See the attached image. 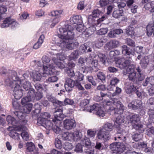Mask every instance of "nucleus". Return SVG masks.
I'll return each instance as SVG.
<instances>
[{
  "mask_svg": "<svg viewBox=\"0 0 154 154\" xmlns=\"http://www.w3.org/2000/svg\"><path fill=\"white\" fill-rule=\"evenodd\" d=\"M75 76L77 80H76L77 82L78 81H81L83 80L84 75L83 74L80 73L79 71H77L76 72Z\"/></svg>",
  "mask_w": 154,
  "mask_h": 154,
  "instance_id": "49",
  "label": "nucleus"
},
{
  "mask_svg": "<svg viewBox=\"0 0 154 154\" xmlns=\"http://www.w3.org/2000/svg\"><path fill=\"white\" fill-rule=\"evenodd\" d=\"M123 14L122 10H117L114 11L112 14V16L114 18H118L123 16Z\"/></svg>",
  "mask_w": 154,
  "mask_h": 154,
  "instance_id": "40",
  "label": "nucleus"
},
{
  "mask_svg": "<svg viewBox=\"0 0 154 154\" xmlns=\"http://www.w3.org/2000/svg\"><path fill=\"white\" fill-rule=\"evenodd\" d=\"M76 30L77 31L79 32H82L83 34V32L84 30L85 27L82 24H77L76 27Z\"/></svg>",
  "mask_w": 154,
  "mask_h": 154,
  "instance_id": "53",
  "label": "nucleus"
},
{
  "mask_svg": "<svg viewBox=\"0 0 154 154\" xmlns=\"http://www.w3.org/2000/svg\"><path fill=\"white\" fill-rule=\"evenodd\" d=\"M97 55L100 61L103 63L105 64L107 58L106 55L101 53L98 52Z\"/></svg>",
  "mask_w": 154,
  "mask_h": 154,
  "instance_id": "41",
  "label": "nucleus"
},
{
  "mask_svg": "<svg viewBox=\"0 0 154 154\" xmlns=\"http://www.w3.org/2000/svg\"><path fill=\"white\" fill-rule=\"evenodd\" d=\"M76 125L74 119H72L65 120L63 122L64 128L67 130H70L73 128Z\"/></svg>",
  "mask_w": 154,
  "mask_h": 154,
  "instance_id": "14",
  "label": "nucleus"
},
{
  "mask_svg": "<svg viewBox=\"0 0 154 154\" xmlns=\"http://www.w3.org/2000/svg\"><path fill=\"white\" fill-rule=\"evenodd\" d=\"M101 96L98 95L94 97V100L97 102L103 99V98L109 97V94H104L102 92H100Z\"/></svg>",
  "mask_w": 154,
  "mask_h": 154,
  "instance_id": "36",
  "label": "nucleus"
},
{
  "mask_svg": "<svg viewBox=\"0 0 154 154\" xmlns=\"http://www.w3.org/2000/svg\"><path fill=\"white\" fill-rule=\"evenodd\" d=\"M120 52L118 50L111 51L109 53V55L112 58H115V64L116 66L121 69L125 68L131 64V61L128 60H125L124 58H119V57H115V56L120 54Z\"/></svg>",
  "mask_w": 154,
  "mask_h": 154,
  "instance_id": "4",
  "label": "nucleus"
},
{
  "mask_svg": "<svg viewBox=\"0 0 154 154\" xmlns=\"http://www.w3.org/2000/svg\"><path fill=\"white\" fill-rule=\"evenodd\" d=\"M146 34L149 36H150L154 31V24H149L146 26Z\"/></svg>",
  "mask_w": 154,
  "mask_h": 154,
  "instance_id": "25",
  "label": "nucleus"
},
{
  "mask_svg": "<svg viewBox=\"0 0 154 154\" xmlns=\"http://www.w3.org/2000/svg\"><path fill=\"white\" fill-rule=\"evenodd\" d=\"M43 75L46 74L50 75H58L60 72L56 70L55 67L53 64L48 65L50 59L47 56H43L42 58Z\"/></svg>",
  "mask_w": 154,
  "mask_h": 154,
  "instance_id": "5",
  "label": "nucleus"
},
{
  "mask_svg": "<svg viewBox=\"0 0 154 154\" xmlns=\"http://www.w3.org/2000/svg\"><path fill=\"white\" fill-rule=\"evenodd\" d=\"M89 100L87 99H84L82 100L80 102V106L82 108H84L83 110H86V108L88 106V104L89 103Z\"/></svg>",
  "mask_w": 154,
  "mask_h": 154,
  "instance_id": "42",
  "label": "nucleus"
},
{
  "mask_svg": "<svg viewBox=\"0 0 154 154\" xmlns=\"http://www.w3.org/2000/svg\"><path fill=\"white\" fill-rule=\"evenodd\" d=\"M123 31L120 29H117L111 30L108 34V36L110 38H113L116 36V35H119L123 33Z\"/></svg>",
  "mask_w": 154,
  "mask_h": 154,
  "instance_id": "23",
  "label": "nucleus"
},
{
  "mask_svg": "<svg viewBox=\"0 0 154 154\" xmlns=\"http://www.w3.org/2000/svg\"><path fill=\"white\" fill-rule=\"evenodd\" d=\"M65 59L64 55L61 54H56V57H53L52 60L54 63L59 68L63 69L65 66L66 64L64 61Z\"/></svg>",
  "mask_w": 154,
  "mask_h": 154,
  "instance_id": "7",
  "label": "nucleus"
},
{
  "mask_svg": "<svg viewBox=\"0 0 154 154\" xmlns=\"http://www.w3.org/2000/svg\"><path fill=\"white\" fill-rule=\"evenodd\" d=\"M82 144L78 143L76 145L75 149V151L77 152H82Z\"/></svg>",
  "mask_w": 154,
  "mask_h": 154,
  "instance_id": "55",
  "label": "nucleus"
},
{
  "mask_svg": "<svg viewBox=\"0 0 154 154\" xmlns=\"http://www.w3.org/2000/svg\"><path fill=\"white\" fill-rule=\"evenodd\" d=\"M110 135L108 132L104 131L101 128L97 133V137L99 139L103 140L104 141H106L109 139Z\"/></svg>",
  "mask_w": 154,
  "mask_h": 154,
  "instance_id": "17",
  "label": "nucleus"
},
{
  "mask_svg": "<svg viewBox=\"0 0 154 154\" xmlns=\"http://www.w3.org/2000/svg\"><path fill=\"white\" fill-rule=\"evenodd\" d=\"M32 105L31 103H29L24 105L22 109L21 112H15L14 114L19 118H20L23 114H29L32 110Z\"/></svg>",
  "mask_w": 154,
  "mask_h": 154,
  "instance_id": "9",
  "label": "nucleus"
},
{
  "mask_svg": "<svg viewBox=\"0 0 154 154\" xmlns=\"http://www.w3.org/2000/svg\"><path fill=\"white\" fill-rule=\"evenodd\" d=\"M21 136L23 140L27 141L29 139V135L27 132L25 131H23L21 133Z\"/></svg>",
  "mask_w": 154,
  "mask_h": 154,
  "instance_id": "54",
  "label": "nucleus"
},
{
  "mask_svg": "<svg viewBox=\"0 0 154 154\" xmlns=\"http://www.w3.org/2000/svg\"><path fill=\"white\" fill-rule=\"evenodd\" d=\"M66 28H61L59 29L60 33L58 34L60 41L64 42L72 40L74 38V33L73 27L70 25L66 27Z\"/></svg>",
  "mask_w": 154,
  "mask_h": 154,
  "instance_id": "3",
  "label": "nucleus"
},
{
  "mask_svg": "<svg viewBox=\"0 0 154 154\" xmlns=\"http://www.w3.org/2000/svg\"><path fill=\"white\" fill-rule=\"evenodd\" d=\"M119 44V42L116 40H112L107 43V46L109 48H112L116 47Z\"/></svg>",
  "mask_w": 154,
  "mask_h": 154,
  "instance_id": "37",
  "label": "nucleus"
},
{
  "mask_svg": "<svg viewBox=\"0 0 154 154\" xmlns=\"http://www.w3.org/2000/svg\"><path fill=\"white\" fill-rule=\"evenodd\" d=\"M135 29L133 28L128 27L126 29V33L128 35L131 36H134L136 35Z\"/></svg>",
  "mask_w": 154,
  "mask_h": 154,
  "instance_id": "43",
  "label": "nucleus"
},
{
  "mask_svg": "<svg viewBox=\"0 0 154 154\" xmlns=\"http://www.w3.org/2000/svg\"><path fill=\"white\" fill-rule=\"evenodd\" d=\"M58 80V78L56 76H53L48 78L46 80V82H55Z\"/></svg>",
  "mask_w": 154,
  "mask_h": 154,
  "instance_id": "60",
  "label": "nucleus"
},
{
  "mask_svg": "<svg viewBox=\"0 0 154 154\" xmlns=\"http://www.w3.org/2000/svg\"><path fill=\"white\" fill-rule=\"evenodd\" d=\"M59 46H61L63 48H66L68 49L72 50L75 48H76L78 45V42H71L69 41L64 42V41L61 40L60 42H57Z\"/></svg>",
  "mask_w": 154,
  "mask_h": 154,
  "instance_id": "8",
  "label": "nucleus"
},
{
  "mask_svg": "<svg viewBox=\"0 0 154 154\" xmlns=\"http://www.w3.org/2000/svg\"><path fill=\"white\" fill-rule=\"evenodd\" d=\"M129 119L128 123H130L133 128L139 133H143L145 128L143 125L140 122V119L139 116L136 114H131L127 117Z\"/></svg>",
  "mask_w": 154,
  "mask_h": 154,
  "instance_id": "6",
  "label": "nucleus"
},
{
  "mask_svg": "<svg viewBox=\"0 0 154 154\" xmlns=\"http://www.w3.org/2000/svg\"><path fill=\"white\" fill-rule=\"evenodd\" d=\"M41 74L38 71H33L32 72V76L33 81H39L41 79Z\"/></svg>",
  "mask_w": 154,
  "mask_h": 154,
  "instance_id": "34",
  "label": "nucleus"
},
{
  "mask_svg": "<svg viewBox=\"0 0 154 154\" xmlns=\"http://www.w3.org/2000/svg\"><path fill=\"white\" fill-rule=\"evenodd\" d=\"M64 148L66 150H69L72 149L73 148V146L71 143L66 142L64 144Z\"/></svg>",
  "mask_w": 154,
  "mask_h": 154,
  "instance_id": "59",
  "label": "nucleus"
},
{
  "mask_svg": "<svg viewBox=\"0 0 154 154\" xmlns=\"http://www.w3.org/2000/svg\"><path fill=\"white\" fill-rule=\"evenodd\" d=\"M88 59L87 58L80 57L78 63L79 65L83 66L85 63L87 62Z\"/></svg>",
  "mask_w": 154,
  "mask_h": 154,
  "instance_id": "61",
  "label": "nucleus"
},
{
  "mask_svg": "<svg viewBox=\"0 0 154 154\" xmlns=\"http://www.w3.org/2000/svg\"><path fill=\"white\" fill-rule=\"evenodd\" d=\"M133 146L135 148L141 149L146 152H150V148L148 147L147 144L144 142H133Z\"/></svg>",
  "mask_w": 154,
  "mask_h": 154,
  "instance_id": "13",
  "label": "nucleus"
},
{
  "mask_svg": "<svg viewBox=\"0 0 154 154\" xmlns=\"http://www.w3.org/2000/svg\"><path fill=\"white\" fill-rule=\"evenodd\" d=\"M117 133L116 134L115 137H114V140H118V141L121 140V138L122 136V134L123 133V131L122 129L120 128L119 126V128H117Z\"/></svg>",
  "mask_w": 154,
  "mask_h": 154,
  "instance_id": "29",
  "label": "nucleus"
},
{
  "mask_svg": "<svg viewBox=\"0 0 154 154\" xmlns=\"http://www.w3.org/2000/svg\"><path fill=\"white\" fill-rule=\"evenodd\" d=\"M96 30V28L94 26H91L86 29L85 31H84L83 34H84L86 37H88L93 34Z\"/></svg>",
  "mask_w": 154,
  "mask_h": 154,
  "instance_id": "22",
  "label": "nucleus"
},
{
  "mask_svg": "<svg viewBox=\"0 0 154 154\" xmlns=\"http://www.w3.org/2000/svg\"><path fill=\"white\" fill-rule=\"evenodd\" d=\"M62 110L60 109H57L55 111L56 113L55 114L54 119H53V122L56 125L55 126H53L51 122L48 119L43 122L42 124H40V125L44 127L49 130L52 129L55 132L57 133L60 129L58 125L61 123V121L65 117V115L62 114Z\"/></svg>",
  "mask_w": 154,
  "mask_h": 154,
  "instance_id": "2",
  "label": "nucleus"
},
{
  "mask_svg": "<svg viewBox=\"0 0 154 154\" xmlns=\"http://www.w3.org/2000/svg\"><path fill=\"white\" fill-rule=\"evenodd\" d=\"M54 144L56 147L57 149H61L62 147L61 141L58 138L55 139Z\"/></svg>",
  "mask_w": 154,
  "mask_h": 154,
  "instance_id": "48",
  "label": "nucleus"
},
{
  "mask_svg": "<svg viewBox=\"0 0 154 154\" xmlns=\"http://www.w3.org/2000/svg\"><path fill=\"white\" fill-rule=\"evenodd\" d=\"M35 94L34 91L33 89H32L31 91H29L28 93V97H25L22 99V104L24 105L30 103L29 102L31 100V97H32L33 95Z\"/></svg>",
  "mask_w": 154,
  "mask_h": 154,
  "instance_id": "18",
  "label": "nucleus"
},
{
  "mask_svg": "<svg viewBox=\"0 0 154 154\" xmlns=\"http://www.w3.org/2000/svg\"><path fill=\"white\" fill-rule=\"evenodd\" d=\"M6 120L8 124L12 125V126L11 127H16V125L17 122L14 118L8 115L6 118Z\"/></svg>",
  "mask_w": 154,
  "mask_h": 154,
  "instance_id": "26",
  "label": "nucleus"
},
{
  "mask_svg": "<svg viewBox=\"0 0 154 154\" xmlns=\"http://www.w3.org/2000/svg\"><path fill=\"white\" fill-rule=\"evenodd\" d=\"M79 56L78 51H74L72 52L69 56V58L70 60L75 61L78 57Z\"/></svg>",
  "mask_w": 154,
  "mask_h": 154,
  "instance_id": "35",
  "label": "nucleus"
},
{
  "mask_svg": "<svg viewBox=\"0 0 154 154\" xmlns=\"http://www.w3.org/2000/svg\"><path fill=\"white\" fill-rule=\"evenodd\" d=\"M62 10L54 11L51 12V15L52 16H59L60 15L62 14L63 13Z\"/></svg>",
  "mask_w": 154,
  "mask_h": 154,
  "instance_id": "56",
  "label": "nucleus"
},
{
  "mask_svg": "<svg viewBox=\"0 0 154 154\" xmlns=\"http://www.w3.org/2000/svg\"><path fill=\"white\" fill-rule=\"evenodd\" d=\"M125 150H126L125 145L122 143H118L116 154H122Z\"/></svg>",
  "mask_w": 154,
  "mask_h": 154,
  "instance_id": "28",
  "label": "nucleus"
},
{
  "mask_svg": "<svg viewBox=\"0 0 154 154\" xmlns=\"http://www.w3.org/2000/svg\"><path fill=\"white\" fill-rule=\"evenodd\" d=\"M108 31L107 28H101L97 32V34L98 35H102L106 33Z\"/></svg>",
  "mask_w": 154,
  "mask_h": 154,
  "instance_id": "51",
  "label": "nucleus"
},
{
  "mask_svg": "<svg viewBox=\"0 0 154 154\" xmlns=\"http://www.w3.org/2000/svg\"><path fill=\"white\" fill-rule=\"evenodd\" d=\"M107 41L106 38H102L97 40L95 43V46L98 48L102 47L103 45V44L106 43Z\"/></svg>",
  "mask_w": 154,
  "mask_h": 154,
  "instance_id": "30",
  "label": "nucleus"
},
{
  "mask_svg": "<svg viewBox=\"0 0 154 154\" xmlns=\"http://www.w3.org/2000/svg\"><path fill=\"white\" fill-rule=\"evenodd\" d=\"M147 105L149 109V111H154V98H151L147 102Z\"/></svg>",
  "mask_w": 154,
  "mask_h": 154,
  "instance_id": "27",
  "label": "nucleus"
},
{
  "mask_svg": "<svg viewBox=\"0 0 154 154\" xmlns=\"http://www.w3.org/2000/svg\"><path fill=\"white\" fill-rule=\"evenodd\" d=\"M97 78L100 80L102 82L105 81L106 77L104 73L101 72H100L97 73Z\"/></svg>",
  "mask_w": 154,
  "mask_h": 154,
  "instance_id": "47",
  "label": "nucleus"
},
{
  "mask_svg": "<svg viewBox=\"0 0 154 154\" xmlns=\"http://www.w3.org/2000/svg\"><path fill=\"white\" fill-rule=\"evenodd\" d=\"M137 21L136 20H132L131 22L128 27L135 29L137 26Z\"/></svg>",
  "mask_w": 154,
  "mask_h": 154,
  "instance_id": "64",
  "label": "nucleus"
},
{
  "mask_svg": "<svg viewBox=\"0 0 154 154\" xmlns=\"http://www.w3.org/2000/svg\"><path fill=\"white\" fill-rule=\"evenodd\" d=\"M115 89L116 90L115 91V92L111 94H109V96L110 97L111 96H114L118 95L119 94L121 93L122 91V90L121 88L118 87H116Z\"/></svg>",
  "mask_w": 154,
  "mask_h": 154,
  "instance_id": "52",
  "label": "nucleus"
},
{
  "mask_svg": "<svg viewBox=\"0 0 154 154\" xmlns=\"http://www.w3.org/2000/svg\"><path fill=\"white\" fill-rule=\"evenodd\" d=\"M67 75L69 77H73L75 76V74L74 71L72 69L69 68L67 69V70L66 71Z\"/></svg>",
  "mask_w": 154,
  "mask_h": 154,
  "instance_id": "57",
  "label": "nucleus"
},
{
  "mask_svg": "<svg viewBox=\"0 0 154 154\" xmlns=\"http://www.w3.org/2000/svg\"><path fill=\"white\" fill-rule=\"evenodd\" d=\"M118 143H114L110 144L109 146L110 149L112 151H115V152L117 151V144Z\"/></svg>",
  "mask_w": 154,
  "mask_h": 154,
  "instance_id": "58",
  "label": "nucleus"
},
{
  "mask_svg": "<svg viewBox=\"0 0 154 154\" xmlns=\"http://www.w3.org/2000/svg\"><path fill=\"white\" fill-rule=\"evenodd\" d=\"M60 16H59L58 17H56L52 21V23L51 26V27H54L57 24L60 20Z\"/></svg>",
  "mask_w": 154,
  "mask_h": 154,
  "instance_id": "62",
  "label": "nucleus"
},
{
  "mask_svg": "<svg viewBox=\"0 0 154 154\" xmlns=\"http://www.w3.org/2000/svg\"><path fill=\"white\" fill-rule=\"evenodd\" d=\"M98 104H94L93 106H88L86 108V110L90 112H92L93 111H96L98 109V107L99 106Z\"/></svg>",
  "mask_w": 154,
  "mask_h": 154,
  "instance_id": "44",
  "label": "nucleus"
},
{
  "mask_svg": "<svg viewBox=\"0 0 154 154\" xmlns=\"http://www.w3.org/2000/svg\"><path fill=\"white\" fill-rule=\"evenodd\" d=\"M71 23H72L78 24L82 23L81 17L80 16L76 15L73 16L70 18Z\"/></svg>",
  "mask_w": 154,
  "mask_h": 154,
  "instance_id": "24",
  "label": "nucleus"
},
{
  "mask_svg": "<svg viewBox=\"0 0 154 154\" xmlns=\"http://www.w3.org/2000/svg\"><path fill=\"white\" fill-rule=\"evenodd\" d=\"M31 85L30 83L29 82H25L23 86L24 89L26 90H28L31 88Z\"/></svg>",
  "mask_w": 154,
  "mask_h": 154,
  "instance_id": "63",
  "label": "nucleus"
},
{
  "mask_svg": "<svg viewBox=\"0 0 154 154\" xmlns=\"http://www.w3.org/2000/svg\"><path fill=\"white\" fill-rule=\"evenodd\" d=\"M66 135L67 136L66 137V139L72 140L75 141H77L79 139V132L77 131L70 133Z\"/></svg>",
  "mask_w": 154,
  "mask_h": 154,
  "instance_id": "20",
  "label": "nucleus"
},
{
  "mask_svg": "<svg viewBox=\"0 0 154 154\" xmlns=\"http://www.w3.org/2000/svg\"><path fill=\"white\" fill-rule=\"evenodd\" d=\"M20 86L19 84L16 85L14 88V97L16 99H19L22 97V92L20 89Z\"/></svg>",
  "mask_w": 154,
  "mask_h": 154,
  "instance_id": "21",
  "label": "nucleus"
},
{
  "mask_svg": "<svg viewBox=\"0 0 154 154\" xmlns=\"http://www.w3.org/2000/svg\"><path fill=\"white\" fill-rule=\"evenodd\" d=\"M129 48L125 45L122 46V53L126 56H130L131 53L129 51Z\"/></svg>",
  "mask_w": 154,
  "mask_h": 154,
  "instance_id": "39",
  "label": "nucleus"
},
{
  "mask_svg": "<svg viewBox=\"0 0 154 154\" xmlns=\"http://www.w3.org/2000/svg\"><path fill=\"white\" fill-rule=\"evenodd\" d=\"M8 130L11 131L9 134L11 137L15 139H19L20 134L17 133L16 131L17 130L18 131H21V128L16 127H11V126H10L8 128Z\"/></svg>",
  "mask_w": 154,
  "mask_h": 154,
  "instance_id": "11",
  "label": "nucleus"
},
{
  "mask_svg": "<svg viewBox=\"0 0 154 154\" xmlns=\"http://www.w3.org/2000/svg\"><path fill=\"white\" fill-rule=\"evenodd\" d=\"M149 61V59L148 57L144 56L141 60L140 63V64L143 68H145L148 64Z\"/></svg>",
  "mask_w": 154,
  "mask_h": 154,
  "instance_id": "33",
  "label": "nucleus"
},
{
  "mask_svg": "<svg viewBox=\"0 0 154 154\" xmlns=\"http://www.w3.org/2000/svg\"><path fill=\"white\" fill-rule=\"evenodd\" d=\"M76 84V82L70 78H67L66 79L65 87L66 91H70Z\"/></svg>",
  "mask_w": 154,
  "mask_h": 154,
  "instance_id": "16",
  "label": "nucleus"
},
{
  "mask_svg": "<svg viewBox=\"0 0 154 154\" xmlns=\"http://www.w3.org/2000/svg\"><path fill=\"white\" fill-rule=\"evenodd\" d=\"M50 116V115L48 112L41 113L40 114V117L38 119L37 124L38 125H40V124H42L43 122L48 120Z\"/></svg>",
  "mask_w": 154,
  "mask_h": 154,
  "instance_id": "19",
  "label": "nucleus"
},
{
  "mask_svg": "<svg viewBox=\"0 0 154 154\" xmlns=\"http://www.w3.org/2000/svg\"><path fill=\"white\" fill-rule=\"evenodd\" d=\"M130 65V64L128 66L126 67H128V68L123 71V73L124 75L128 74V78L129 80L133 81L136 78V72L134 71V69L132 68Z\"/></svg>",
  "mask_w": 154,
  "mask_h": 154,
  "instance_id": "10",
  "label": "nucleus"
},
{
  "mask_svg": "<svg viewBox=\"0 0 154 154\" xmlns=\"http://www.w3.org/2000/svg\"><path fill=\"white\" fill-rule=\"evenodd\" d=\"M103 106H109V109L110 110H114L115 113L119 115L116 118V122L119 125L124 122V118L122 117L121 114L122 113L124 110V106L120 101L117 99H114L111 101L107 100H104L103 101Z\"/></svg>",
  "mask_w": 154,
  "mask_h": 154,
  "instance_id": "1",
  "label": "nucleus"
},
{
  "mask_svg": "<svg viewBox=\"0 0 154 154\" xmlns=\"http://www.w3.org/2000/svg\"><path fill=\"white\" fill-rule=\"evenodd\" d=\"M3 23L1 25V27L3 28L8 27L10 25H11L12 27H14L17 25V23L15 21L11 20L10 17L6 18Z\"/></svg>",
  "mask_w": 154,
  "mask_h": 154,
  "instance_id": "15",
  "label": "nucleus"
},
{
  "mask_svg": "<svg viewBox=\"0 0 154 154\" xmlns=\"http://www.w3.org/2000/svg\"><path fill=\"white\" fill-rule=\"evenodd\" d=\"M96 113L97 115L100 117H103L105 115V112L103 110L101 107H99L98 106V109L96 111Z\"/></svg>",
  "mask_w": 154,
  "mask_h": 154,
  "instance_id": "45",
  "label": "nucleus"
},
{
  "mask_svg": "<svg viewBox=\"0 0 154 154\" xmlns=\"http://www.w3.org/2000/svg\"><path fill=\"white\" fill-rule=\"evenodd\" d=\"M152 2L148 3L146 4L144 6V7L146 10H150L151 12H153L154 11V6L152 5Z\"/></svg>",
  "mask_w": 154,
  "mask_h": 154,
  "instance_id": "46",
  "label": "nucleus"
},
{
  "mask_svg": "<svg viewBox=\"0 0 154 154\" xmlns=\"http://www.w3.org/2000/svg\"><path fill=\"white\" fill-rule=\"evenodd\" d=\"M113 127V126L112 124L106 123L103 126L101 129L104 131L107 132L112 131Z\"/></svg>",
  "mask_w": 154,
  "mask_h": 154,
  "instance_id": "31",
  "label": "nucleus"
},
{
  "mask_svg": "<svg viewBox=\"0 0 154 154\" xmlns=\"http://www.w3.org/2000/svg\"><path fill=\"white\" fill-rule=\"evenodd\" d=\"M80 49L82 50L81 52L82 53L90 52L92 51L91 48L88 46L86 44L82 45L81 46Z\"/></svg>",
  "mask_w": 154,
  "mask_h": 154,
  "instance_id": "38",
  "label": "nucleus"
},
{
  "mask_svg": "<svg viewBox=\"0 0 154 154\" xmlns=\"http://www.w3.org/2000/svg\"><path fill=\"white\" fill-rule=\"evenodd\" d=\"M142 135L140 134H135L132 136L133 140L135 141H138L141 139Z\"/></svg>",
  "mask_w": 154,
  "mask_h": 154,
  "instance_id": "50",
  "label": "nucleus"
},
{
  "mask_svg": "<svg viewBox=\"0 0 154 154\" xmlns=\"http://www.w3.org/2000/svg\"><path fill=\"white\" fill-rule=\"evenodd\" d=\"M136 89V88L134 87L133 84L130 83L126 85L125 91L127 94H130L132 92L135 91Z\"/></svg>",
  "mask_w": 154,
  "mask_h": 154,
  "instance_id": "32",
  "label": "nucleus"
},
{
  "mask_svg": "<svg viewBox=\"0 0 154 154\" xmlns=\"http://www.w3.org/2000/svg\"><path fill=\"white\" fill-rule=\"evenodd\" d=\"M128 106L129 108L133 110L141 109L142 108V103L140 100H135L129 103Z\"/></svg>",
  "mask_w": 154,
  "mask_h": 154,
  "instance_id": "12",
  "label": "nucleus"
}]
</instances>
